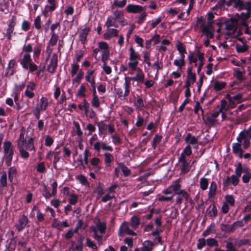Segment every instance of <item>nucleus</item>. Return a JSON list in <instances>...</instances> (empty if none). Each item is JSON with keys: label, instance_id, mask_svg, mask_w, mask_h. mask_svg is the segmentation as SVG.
Returning <instances> with one entry per match:
<instances>
[{"label": "nucleus", "instance_id": "62", "mask_svg": "<svg viewBox=\"0 0 251 251\" xmlns=\"http://www.w3.org/2000/svg\"><path fill=\"white\" fill-rule=\"evenodd\" d=\"M63 157L64 159L69 158L71 156L72 151L70 149L66 146H64L62 149Z\"/></svg>", "mask_w": 251, "mask_h": 251}, {"label": "nucleus", "instance_id": "38", "mask_svg": "<svg viewBox=\"0 0 251 251\" xmlns=\"http://www.w3.org/2000/svg\"><path fill=\"white\" fill-rule=\"evenodd\" d=\"M7 185V174L5 172H4L0 177V193H2V188L6 187Z\"/></svg>", "mask_w": 251, "mask_h": 251}, {"label": "nucleus", "instance_id": "19", "mask_svg": "<svg viewBox=\"0 0 251 251\" xmlns=\"http://www.w3.org/2000/svg\"><path fill=\"white\" fill-rule=\"evenodd\" d=\"M105 26L106 27V31L103 35L105 40H109L113 37H117L118 35L119 30L115 28H111L113 25H109L105 22Z\"/></svg>", "mask_w": 251, "mask_h": 251}, {"label": "nucleus", "instance_id": "57", "mask_svg": "<svg viewBox=\"0 0 251 251\" xmlns=\"http://www.w3.org/2000/svg\"><path fill=\"white\" fill-rule=\"evenodd\" d=\"M92 106L95 108H98L100 106V102L99 98L97 95L93 96L91 100Z\"/></svg>", "mask_w": 251, "mask_h": 251}, {"label": "nucleus", "instance_id": "1", "mask_svg": "<svg viewBox=\"0 0 251 251\" xmlns=\"http://www.w3.org/2000/svg\"><path fill=\"white\" fill-rule=\"evenodd\" d=\"M27 131L22 127L20 130L19 137L17 140V147L19 150L21 157L26 159L29 157L28 151H33L34 153L36 151L34 146V139L32 137L27 136Z\"/></svg>", "mask_w": 251, "mask_h": 251}, {"label": "nucleus", "instance_id": "29", "mask_svg": "<svg viewBox=\"0 0 251 251\" xmlns=\"http://www.w3.org/2000/svg\"><path fill=\"white\" fill-rule=\"evenodd\" d=\"M94 73V70H88V71H87L86 75L85 76L86 81L88 83H89L90 85L96 82V76Z\"/></svg>", "mask_w": 251, "mask_h": 251}, {"label": "nucleus", "instance_id": "13", "mask_svg": "<svg viewBox=\"0 0 251 251\" xmlns=\"http://www.w3.org/2000/svg\"><path fill=\"white\" fill-rule=\"evenodd\" d=\"M132 72L130 74H133L135 72V75L130 77H127V78L131 81H136L137 84H142L144 83L145 79V75L143 70L140 68L131 70Z\"/></svg>", "mask_w": 251, "mask_h": 251}, {"label": "nucleus", "instance_id": "40", "mask_svg": "<svg viewBox=\"0 0 251 251\" xmlns=\"http://www.w3.org/2000/svg\"><path fill=\"white\" fill-rule=\"evenodd\" d=\"M86 88L84 84H81L77 90L76 97L78 98H85L86 96Z\"/></svg>", "mask_w": 251, "mask_h": 251}, {"label": "nucleus", "instance_id": "54", "mask_svg": "<svg viewBox=\"0 0 251 251\" xmlns=\"http://www.w3.org/2000/svg\"><path fill=\"white\" fill-rule=\"evenodd\" d=\"M200 188L202 190H205L207 189L208 186V181L207 178L202 177L201 178L200 181Z\"/></svg>", "mask_w": 251, "mask_h": 251}, {"label": "nucleus", "instance_id": "58", "mask_svg": "<svg viewBox=\"0 0 251 251\" xmlns=\"http://www.w3.org/2000/svg\"><path fill=\"white\" fill-rule=\"evenodd\" d=\"M75 179L82 185L85 186L89 184L87 178L84 175H77L75 176Z\"/></svg>", "mask_w": 251, "mask_h": 251}, {"label": "nucleus", "instance_id": "35", "mask_svg": "<svg viewBox=\"0 0 251 251\" xmlns=\"http://www.w3.org/2000/svg\"><path fill=\"white\" fill-rule=\"evenodd\" d=\"M198 58L199 62L198 63V73L199 74L201 70L202 67L203 65V60L204 59V53L200 51H198Z\"/></svg>", "mask_w": 251, "mask_h": 251}, {"label": "nucleus", "instance_id": "11", "mask_svg": "<svg viewBox=\"0 0 251 251\" xmlns=\"http://www.w3.org/2000/svg\"><path fill=\"white\" fill-rule=\"evenodd\" d=\"M238 23L235 19L231 18L225 22V29L227 31L226 35L234 37L237 35Z\"/></svg>", "mask_w": 251, "mask_h": 251}, {"label": "nucleus", "instance_id": "23", "mask_svg": "<svg viewBox=\"0 0 251 251\" xmlns=\"http://www.w3.org/2000/svg\"><path fill=\"white\" fill-rule=\"evenodd\" d=\"M237 142L232 144V151L233 153L237 155L239 158L243 157V150L241 148V142L240 141V137L237 138Z\"/></svg>", "mask_w": 251, "mask_h": 251}, {"label": "nucleus", "instance_id": "10", "mask_svg": "<svg viewBox=\"0 0 251 251\" xmlns=\"http://www.w3.org/2000/svg\"><path fill=\"white\" fill-rule=\"evenodd\" d=\"M20 64L25 69H29L31 72H33L38 69V66L32 62L31 56L29 53H25L23 55L20 61Z\"/></svg>", "mask_w": 251, "mask_h": 251}, {"label": "nucleus", "instance_id": "7", "mask_svg": "<svg viewBox=\"0 0 251 251\" xmlns=\"http://www.w3.org/2000/svg\"><path fill=\"white\" fill-rule=\"evenodd\" d=\"M49 106L48 99L42 97L40 101L37 103L32 110V113L37 119H39L41 112L45 111Z\"/></svg>", "mask_w": 251, "mask_h": 251}, {"label": "nucleus", "instance_id": "61", "mask_svg": "<svg viewBox=\"0 0 251 251\" xmlns=\"http://www.w3.org/2000/svg\"><path fill=\"white\" fill-rule=\"evenodd\" d=\"M58 39V36L56 33L51 34V37L48 44L51 45V47H53L56 44Z\"/></svg>", "mask_w": 251, "mask_h": 251}, {"label": "nucleus", "instance_id": "46", "mask_svg": "<svg viewBox=\"0 0 251 251\" xmlns=\"http://www.w3.org/2000/svg\"><path fill=\"white\" fill-rule=\"evenodd\" d=\"M79 65L78 63H72L71 65L70 73L72 77L75 76L76 74L80 70Z\"/></svg>", "mask_w": 251, "mask_h": 251}, {"label": "nucleus", "instance_id": "17", "mask_svg": "<svg viewBox=\"0 0 251 251\" xmlns=\"http://www.w3.org/2000/svg\"><path fill=\"white\" fill-rule=\"evenodd\" d=\"M36 89V83L33 81H29L26 85L25 90L24 92L25 96L29 99H33L35 96L34 91Z\"/></svg>", "mask_w": 251, "mask_h": 251}, {"label": "nucleus", "instance_id": "30", "mask_svg": "<svg viewBox=\"0 0 251 251\" xmlns=\"http://www.w3.org/2000/svg\"><path fill=\"white\" fill-rule=\"evenodd\" d=\"M186 80L192 83H194L196 80V75L192 72V69L189 67L187 69V77Z\"/></svg>", "mask_w": 251, "mask_h": 251}, {"label": "nucleus", "instance_id": "12", "mask_svg": "<svg viewBox=\"0 0 251 251\" xmlns=\"http://www.w3.org/2000/svg\"><path fill=\"white\" fill-rule=\"evenodd\" d=\"M89 144L91 146H93L94 150L97 152H100L101 149L103 151L112 152L113 148L109 145H107L106 143L100 141H94L91 140L90 138L89 140Z\"/></svg>", "mask_w": 251, "mask_h": 251}, {"label": "nucleus", "instance_id": "34", "mask_svg": "<svg viewBox=\"0 0 251 251\" xmlns=\"http://www.w3.org/2000/svg\"><path fill=\"white\" fill-rule=\"evenodd\" d=\"M198 139L196 137L192 135L191 133H189L187 134L185 138V141L189 145H195L198 143Z\"/></svg>", "mask_w": 251, "mask_h": 251}, {"label": "nucleus", "instance_id": "37", "mask_svg": "<svg viewBox=\"0 0 251 251\" xmlns=\"http://www.w3.org/2000/svg\"><path fill=\"white\" fill-rule=\"evenodd\" d=\"M247 170H248L247 168H243L241 163L239 162L238 163V165L236 166V168L235 170V174L233 175L234 176H236L240 178V176H241L242 173H245Z\"/></svg>", "mask_w": 251, "mask_h": 251}, {"label": "nucleus", "instance_id": "41", "mask_svg": "<svg viewBox=\"0 0 251 251\" xmlns=\"http://www.w3.org/2000/svg\"><path fill=\"white\" fill-rule=\"evenodd\" d=\"M8 179L10 182H12L14 178L17 176V169L14 167H10L7 171Z\"/></svg>", "mask_w": 251, "mask_h": 251}, {"label": "nucleus", "instance_id": "59", "mask_svg": "<svg viewBox=\"0 0 251 251\" xmlns=\"http://www.w3.org/2000/svg\"><path fill=\"white\" fill-rule=\"evenodd\" d=\"M69 197L68 201L70 204L75 205L77 202L78 196L77 195L74 193L71 194Z\"/></svg>", "mask_w": 251, "mask_h": 251}, {"label": "nucleus", "instance_id": "26", "mask_svg": "<svg viewBox=\"0 0 251 251\" xmlns=\"http://www.w3.org/2000/svg\"><path fill=\"white\" fill-rule=\"evenodd\" d=\"M28 222L27 217L25 215H23L18 220V224L16 226L18 231H21L24 229L26 226Z\"/></svg>", "mask_w": 251, "mask_h": 251}, {"label": "nucleus", "instance_id": "49", "mask_svg": "<svg viewBox=\"0 0 251 251\" xmlns=\"http://www.w3.org/2000/svg\"><path fill=\"white\" fill-rule=\"evenodd\" d=\"M126 3V0H122L119 1L118 0H114L113 4L111 5V7L114 8L115 7L123 8Z\"/></svg>", "mask_w": 251, "mask_h": 251}, {"label": "nucleus", "instance_id": "20", "mask_svg": "<svg viewBox=\"0 0 251 251\" xmlns=\"http://www.w3.org/2000/svg\"><path fill=\"white\" fill-rule=\"evenodd\" d=\"M240 178L232 175L231 176H228L226 178L223 180V186L227 187L229 185L232 184L234 186H237L239 182Z\"/></svg>", "mask_w": 251, "mask_h": 251}, {"label": "nucleus", "instance_id": "50", "mask_svg": "<svg viewBox=\"0 0 251 251\" xmlns=\"http://www.w3.org/2000/svg\"><path fill=\"white\" fill-rule=\"evenodd\" d=\"M170 44V42L167 39H164L161 42V45L158 47V50L159 51H163V52H165L167 50V46H169Z\"/></svg>", "mask_w": 251, "mask_h": 251}, {"label": "nucleus", "instance_id": "3", "mask_svg": "<svg viewBox=\"0 0 251 251\" xmlns=\"http://www.w3.org/2000/svg\"><path fill=\"white\" fill-rule=\"evenodd\" d=\"M100 50H103L101 54V60L102 62H107L109 57L110 50L108 44L104 41H100L98 43V47L93 50L92 56L96 60H98L100 57L98 56Z\"/></svg>", "mask_w": 251, "mask_h": 251}, {"label": "nucleus", "instance_id": "22", "mask_svg": "<svg viewBox=\"0 0 251 251\" xmlns=\"http://www.w3.org/2000/svg\"><path fill=\"white\" fill-rule=\"evenodd\" d=\"M178 162L180 163V172L182 174H187L190 170L191 165L190 162H188L186 158H179Z\"/></svg>", "mask_w": 251, "mask_h": 251}, {"label": "nucleus", "instance_id": "33", "mask_svg": "<svg viewBox=\"0 0 251 251\" xmlns=\"http://www.w3.org/2000/svg\"><path fill=\"white\" fill-rule=\"evenodd\" d=\"M217 184L216 182L212 181L211 183L209 188V192L208 194V196L209 199L213 198L216 193L217 191Z\"/></svg>", "mask_w": 251, "mask_h": 251}, {"label": "nucleus", "instance_id": "18", "mask_svg": "<svg viewBox=\"0 0 251 251\" xmlns=\"http://www.w3.org/2000/svg\"><path fill=\"white\" fill-rule=\"evenodd\" d=\"M213 21L208 22L205 25L201 26V31L207 38H213L214 36V28L212 27Z\"/></svg>", "mask_w": 251, "mask_h": 251}, {"label": "nucleus", "instance_id": "45", "mask_svg": "<svg viewBox=\"0 0 251 251\" xmlns=\"http://www.w3.org/2000/svg\"><path fill=\"white\" fill-rule=\"evenodd\" d=\"M226 85V83L224 81H216L213 83V88L216 91L222 90Z\"/></svg>", "mask_w": 251, "mask_h": 251}, {"label": "nucleus", "instance_id": "27", "mask_svg": "<svg viewBox=\"0 0 251 251\" xmlns=\"http://www.w3.org/2000/svg\"><path fill=\"white\" fill-rule=\"evenodd\" d=\"M105 169H107L111 166V163L114 161V157L112 154L105 152L103 154Z\"/></svg>", "mask_w": 251, "mask_h": 251}, {"label": "nucleus", "instance_id": "2", "mask_svg": "<svg viewBox=\"0 0 251 251\" xmlns=\"http://www.w3.org/2000/svg\"><path fill=\"white\" fill-rule=\"evenodd\" d=\"M233 5L234 8L238 11L246 10V12L241 13L239 18L241 19L242 25H247L248 20L251 18V0H228L226 6L229 7Z\"/></svg>", "mask_w": 251, "mask_h": 251}, {"label": "nucleus", "instance_id": "39", "mask_svg": "<svg viewBox=\"0 0 251 251\" xmlns=\"http://www.w3.org/2000/svg\"><path fill=\"white\" fill-rule=\"evenodd\" d=\"M176 47L180 54V56H185V54L187 53L185 46L181 42L177 41Z\"/></svg>", "mask_w": 251, "mask_h": 251}, {"label": "nucleus", "instance_id": "60", "mask_svg": "<svg viewBox=\"0 0 251 251\" xmlns=\"http://www.w3.org/2000/svg\"><path fill=\"white\" fill-rule=\"evenodd\" d=\"M162 138V136L161 135L158 134L155 135L152 141V147L153 149H156V145L161 142Z\"/></svg>", "mask_w": 251, "mask_h": 251}, {"label": "nucleus", "instance_id": "52", "mask_svg": "<svg viewBox=\"0 0 251 251\" xmlns=\"http://www.w3.org/2000/svg\"><path fill=\"white\" fill-rule=\"evenodd\" d=\"M131 226L132 229H136L140 224L139 218L136 216H133L130 219Z\"/></svg>", "mask_w": 251, "mask_h": 251}, {"label": "nucleus", "instance_id": "47", "mask_svg": "<svg viewBox=\"0 0 251 251\" xmlns=\"http://www.w3.org/2000/svg\"><path fill=\"white\" fill-rule=\"evenodd\" d=\"M119 164L120 168H121V171H122L123 176L125 177L129 176L131 173L130 170L126 166L124 163L120 162Z\"/></svg>", "mask_w": 251, "mask_h": 251}, {"label": "nucleus", "instance_id": "5", "mask_svg": "<svg viewBox=\"0 0 251 251\" xmlns=\"http://www.w3.org/2000/svg\"><path fill=\"white\" fill-rule=\"evenodd\" d=\"M3 148L5 165L7 166H10L14 155V147L10 141L7 140L4 142Z\"/></svg>", "mask_w": 251, "mask_h": 251}, {"label": "nucleus", "instance_id": "43", "mask_svg": "<svg viewBox=\"0 0 251 251\" xmlns=\"http://www.w3.org/2000/svg\"><path fill=\"white\" fill-rule=\"evenodd\" d=\"M83 75L84 73L82 70H80L78 73L74 76V78L72 79L73 84H75V83L77 84L80 83L83 78Z\"/></svg>", "mask_w": 251, "mask_h": 251}, {"label": "nucleus", "instance_id": "53", "mask_svg": "<svg viewBox=\"0 0 251 251\" xmlns=\"http://www.w3.org/2000/svg\"><path fill=\"white\" fill-rule=\"evenodd\" d=\"M100 160L98 157H93L90 160V164L95 167H96V170H95V172H98L101 169L100 167H98V165L100 163Z\"/></svg>", "mask_w": 251, "mask_h": 251}, {"label": "nucleus", "instance_id": "32", "mask_svg": "<svg viewBox=\"0 0 251 251\" xmlns=\"http://www.w3.org/2000/svg\"><path fill=\"white\" fill-rule=\"evenodd\" d=\"M174 65L177 67V70H181L185 65V56H180L174 60Z\"/></svg>", "mask_w": 251, "mask_h": 251}, {"label": "nucleus", "instance_id": "31", "mask_svg": "<svg viewBox=\"0 0 251 251\" xmlns=\"http://www.w3.org/2000/svg\"><path fill=\"white\" fill-rule=\"evenodd\" d=\"M89 32V28L88 27H85L82 29L79 32V38L80 42L82 44H84L85 41H86V39L87 37V35Z\"/></svg>", "mask_w": 251, "mask_h": 251}, {"label": "nucleus", "instance_id": "6", "mask_svg": "<svg viewBox=\"0 0 251 251\" xmlns=\"http://www.w3.org/2000/svg\"><path fill=\"white\" fill-rule=\"evenodd\" d=\"M106 230L104 224L99 223L96 226L91 227L90 231L93 232V237L99 244H102V237Z\"/></svg>", "mask_w": 251, "mask_h": 251}, {"label": "nucleus", "instance_id": "55", "mask_svg": "<svg viewBox=\"0 0 251 251\" xmlns=\"http://www.w3.org/2000/svg\"><path fill=\"white\" fill-rule=\"evenodd\" d=\"M0 11L4 13L9 11L8 4L5 0H0Z\"/></svg>", "mask_w": 251, "mask_h": 251}, {"label": "nucleus", "instance_id": "63", "mask_svg": "<svg viewBox=\"0 0 251 251\" xmlns=\"http://www.w3.org/2000/svg\"><path fill=\"white\" fill-rule=\"evenodd\" d=\"M248 46L245 44L242 45H237L236 47L237 52L240 53H243L247 51L248 50Z\"/></svg>", "mask_w": 251, "mask_h": 251}, {"label": "nucleus", "instance_id": "14", "mask_svg": "<svg viewBox=\"0 0 251 251\" xmlns=\"http://www.w3.org/2000/svg\"><path fill=\"white\" fill-rule=\"evenodd\" d=\"M16 17L13 16L11 19L8 21V26L6 30L5 36L8 40H10L13 35H15L14 32V28L16 24Z\"/></svg>", "mask_w": 251, "mask_h": 251}, {"label": "nucleus", "instance_id": "15", "mask_svg": "<svg viewBox=\"0 0 251 251\" xmlns=\"http://www.w3.org/2000/svg\"><path fill=\"white\" fill-rule=\"evenodd\" d=\"M125 235L132 236L136 235L135 232L130 229L128 223L126 221L121 224L118 230L119 236H123Z\"/></svg>", "mask_w": 251, "mask_h": 251}, {"label": "nucleus", "instance_id": "24", "mask_svg": "<svg viewBox=\"0 0 251 251\" xmlns=\"http://www.w3.org/2000/svg\"><path fill=\"white\" fill-rule=\"evenodd\" d=\"M144 7L139 5L129 4L126 7V10L128 13H139L143 12Z\"/></svg>", "mask_w": 251, "mask_h": 251}, {"label": "nucleus", "instance_id": "51", "mask_svg": "<svg viewBox=\"0 0 251 251\" xmlns=\"http://www.w3.org/2000/svg\"><path fill=\"white\" fill-rule=\"evenodd\" d=\"M83 238H80L79 239H78V241H77V243L74 246V244L75 243L73 242L72 243V247H73L74 248V250L76 251H81L82 250V248H83Z\"/></svg>", "mask_w": 251, "mask_h": 251}, {"label": "nucleus", "instance_id": "25", "mask_svg": "<svg viewBox=\"0 0 251 251\" xmlns=\"http://www.w3.org/2000/svg\"><path fill=\"white\" fill-rule=\"evenodd\" d=\"M17 66L16 61L14 59H11L9 61L7 68L6 70V74L7 75H12L16 72V68Z\"/></svg>", "mask_w": 251, "mask_h": 251}, {"label": "nucleus", "instance_id": "9", "mask_svg": "<svg viewBox=\"0 0 251 251\" xmlns=\"http://www.w3.org/2000/svg\"><path fill=\"white\" fill-rule=\"evenodd\" d=\"M169 186L174 192V196L175 195H181L186 201L190 199L189 194L185 190L180 189L181 186L180 184L179 179L173 181L172 184Z\"/></svg>", "mask_w": 251, "mask_h": 251}, {"label": "nucleus", "instance_id": "8", "mask_svg": "<svg viewBox=\"0 0 251 251\" xmlns=\"http://www.w3.org/2000/svg\"><path fill=\"white\" fill-rule=\"evenodd\" d=\"M129 61L127 64L128 67L130 69H135L139 68L138 67L139 62L141 60L140 54L136 52L134 49L131 47L129 49Z\"/></svg>", "mask_w": 251, "mask_h": 251}, {"label": "nucleus", "instance_id": "16", "mask_svg": "<svg viewBox=\"0 0 251 251\" xmlns=\"http://www.w3.org/2000/svg\"><path fill=\"white\" fill-rule=\"evenodd\" d=\"M25 87V82H22L19 84H15L13 89V93L11 97L14 98V102L16 105H19V95L21 92Z\"/></svg>", "mask_w": 251, "mask_h": 251}, {"label": "nucleus", "instance_id": "36", "mask_svg": "<svg viewBox=\"0 0 251 251\" xmlns=\"http://www.w3.org/2000/svg\"><path fill=\"white\" fill-rule=\"evenodd\" d=\"M153 243L149 240L144 241L141 248V251H152Z\"/></svg>", "mask_w": 251, "mask_h": 251}, {"label": "nucleus", "instance_id": "21", "mask_svg": "<svg viewBox=\"0 0 251 251\" xmlns=\"http://www.w3.org/2000/svg\"><path fill=\"white\" fill-rule=\"evenodd\" d=\"M58 63V57L56 53H53L51 57L50 63L48 66L47 69L48 71L51 73L53 74L55 72L56 68L57 66Z\"/></svg>", "mask_w": 251, "mask_h": 251}, {"label": "nucleus", "instance_id": "44", "mask_svg": "<svg viewBox=\"0 0 251 251\" xmlns=\"http://www.w3.org/2000/svg\"><path fill=\"white\" fill-rule=\"evenodd\" d=\"M192 152L191 147L189 145H188L185 147L182 152L181 153L179 158H186V157L190 156L192 154Z\"/></svg>", "mask_w": 251, "mask_h": 251}, {"label": "nucleus", "instance_id": "56", "mask_svg": "<svg viewBox=\"0 0 251 251\" xmlns=\"http://www.w3.org/2000/svg\"><path fill=\"white\" fill-rule=\"evenodd\" d=\"M134 105L137 110H140L142 107H144L142 98L141 97H138L136 101L134 102Z\"/></svg>", "mask_w": 251, "mask_h": 251}, {"label": "nucleus", "instance_id": "4", "mask_svg": "<svg viewBox=\"0 0 251 251\" xmlns=\"http://www.w3.org/2000/svg\"><path fill=\"white\" fill-rule=\"evenodd\" d=\"M106 23L115 28L119 26V24L122 26H124L126 24L123 12L118 10L114 11L112 15L107 18Z\"/></svg>", "mask_w": 251, "mask_h": 251}, {"label": "nucleus", "instance_id": "28", "mask_svg": "<svg viewBox=\"0 0 251 251\" xmlns=\"http://www.w3.org/2000/svg\"><path fill=\"white\" fill-rule=\"evenodd\" d=\"M247 136H248L246 135V133L242 131L240 132L238 137H240V141L241 142V144H242V141H243V145L244 148L245 149L248 148L251 145L250 139L247 138Z\"/></svg>", "mask_w": 251, "mask_h": 251}, {"label": "nucleus", "instance_id": "42", "mask_svg": "<svg viewBox=\"0 0 251 251\" xmlns=\"http://www.w3.org/2000/svg\"><path fill=\"white\" fill-rule=\"evenodd\" d=\"M123 87L124 88V94L126 97L130 93V81L127 78V77H125V82L123 84Z\"/></svg>", "mask_w": 251, "mask_h": 251}, {"label": "nucleus", "instance_id": "64", "mask_svg": "<svg viewBox=\"0 0 251 251\" xmlns=\"http://www.w3.org/2000/svg\"><path fill=\"white\" fill-rule=\"evenodd\" d=\"M206 124L211 126H214L219 123L218 120L212 117L210 115L206 118Z\"/></svg>", "mask_w": 251, "mask_h": 251}, {"label": "nucleus", "instance_id": "48", "mask_svg": "<svg viewBox=\"0 0 251 251\" xmlns=\"http://www.w3.org/2000/svg\"><path fill=\"white\" fill-rule=\"evenodd\" d=\"M56 7L57 6L47 5L45 6L44 10L42 11V13L45 17H47L49 15V13L54 11Z\"/></svg>", "mask_w": 251, "mask_h": 251}]
</instances>
